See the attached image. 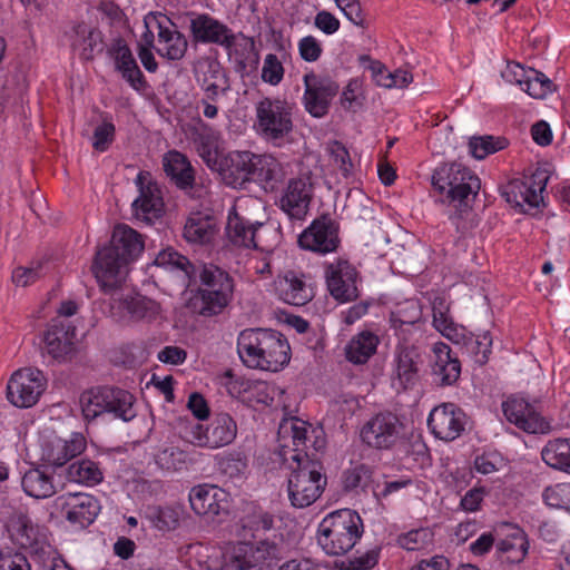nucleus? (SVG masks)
<instances>
[{
	"label": "nucleus",
	"instance_id": "nucleus-32",
	"mask_svg": "<svg viewBox=\"0 0 570 570\" xmlns=\"http://www.w3.org/2000/svg\"><path fill=\"white\" fill-rule=\"evenodd\" d=\"M144 176V173H139L137 176V183L140 185V195L132 203V208L137 218L151 222L161 215L164 202L156 184L149 183L142 186Z\"/></svg>",
	"mask_w": 570,
	"mask_h": 570
},
{
	"label": "nucleus",
	"instance_id": "nucleus-12",
	"mask_svg": "<svg viewBox=\"0 0 570 570\" xmlns=\"http://www.w3.org/2000/svg\"><path fill=\"white\" fill-rule=\"evenodd\" d=\"M144 26L146 31L142 33V40L148 46H153L157 32L155 50L160 57L168 60H179L184 57L187 40L166 14L149 12L144 19Z\"/></svg>",
	"mask_w": 570,
	"mask_h": 570
},
{
	"label": "nucleus",
	"instance_id": "nucleus-8",
	"mask_svg": "<svg viewBox=\"0 0 570 570\" xmlns=\"http://www.w3.org/2000/svg\"><path fill=\"white\" fill-rule=\"evenodd\" d=\"M79 403L86 420H94L106 413L125 422L136 416L134 395L121 389H89L81 393Z\"/></svg>",
	"mask_w": 570,
	"mask_h": 570
},
{
	"label": "nucleus",
	"instance_id": "nucleus-64",
	"mask_svg": "<svg viewBox=\"0 0 570 570\" xmlns=\"http://www.w3.org/2000/svg\"><path fill=\"white\" fill-rule=\"evenodd\" d=\"M0 570H30V564L22 553L0 550Z\"/></svg>",
	"mask_w": 570,
	"mask_h": 570
},
{
	"label": "nucleus",
	"instance_id": "nucleus-15",
	"mask_svg": "<svg viewBox=\"0 0 570 570\" xmlns=\"http://www.w3.org/2000/svg\"><path fill=\"white\" fill-rule=\"evenodd\" d=\"M47 389V377L36 367L14 371L7 383V400L19 409H29L38 403Z\"/></svg>",
	"mask_w": 570,
	"mask_h": 570
},
{
	"label": "nucleus",
	"instance_id": "nucleus-42",
	"mask_svg": "<svg viewBox=\"0 0 570 570\" xmlns=\"http://www.w3.org/2000/svg\"><path fill=\"white\" fill-rule=\"evenodd\" d=\"M200 126L202 130L198 131L194 137V144L198 156L203 159L207 167L213 170L215 167H217V164L223 156L218 146L219 137L213 129L205 126L203 122Z\"/></svg>",
	"mask_w": 570,
	"mask_h": 570
},
{
	"label": "nucleus",
	"instance_id": "nucleus-1",
	"mask_svg": "<svg viewBox=\"0 0 570 570\" xmlns=\"http://www.w3.org/2000/svg\"><path fill=\"white\" fill-rule=\"evenodd\" d=\"M309 428L306 421L287 417L282 420L277 432L282 461L286 463L292 460L297 463V469L288 478L287 492L292 505L299 509L313 504L327 483L320 463L302 460Z\"/></svg>",
	"mask_w": 570,
	"mask_h": 570
},
{
	"label": "nucleus",
	"instance_id": "nucleus-30",
	"mask_svg": "<svg viewBox=\"0 0 570 570\" xmlns=\"http://www.w3.org/2000/svg\"><path fill=\"white\" fill-rule=\"evenodd\" d=\"M432 325L445 338L454 344L464 343L468 331L454 322L450 313V302L444 294H438L431 299Z\"/></svg>",
	"mask_w": 570,
	"mask_h": 570
},
{
	"label": "nucleus",
	"instance_id": "nucleus-52",
	"mask_svg": "<svg viewBox=\"0 0 570 570\" xmlns=\"http://www.w3.org/2000/svg\"><path fill=\"white\" fill-rule=\"evenodd\" d=\"M528 78L522 88L530 97L535 99H543L553 91L552 81L541 71L529 68Z\"/></svg>",
	"mask_w": 570,
	"mask_h": 570
},
{
	"label": "nucleus",
	"instance_id": "nucleus-44",
	"mask_svg": "<svg viewBox=\"0 0 570 570\" xmlns=\"http://www.w3.org/2000/svg\"><path fill=\"white\" fill-rule=\"evenodd\" d=\"M21 484L26 494L36 499L49 498L56 491L52 474L42 469L27 471Z\"/></svg>",
	"mask_w": 570,
	"mask_h": 570
},
{
	"label": "nucleus",
	"instance_id": "nucleus-23",
	"mask_svg": "<svg viewBox=\"0 0 570 570\" xmlns=\"http://www.w3.org/2000/svg\"><path fill=\"white\" fill-rule=\"evenodd\" d=\"M304 86L303 101L306 111L316 118L326 115L331 100L338 91V86L333 80L313 72L304 76Z\"/></svg>",
	"mask_w": 570,
	"mask_h": 570
},
{
	"label": "nucleus",
	"instance_id": "nucleus-3",
	"mask_svg": "<svg viewBox=\"0 0 570 570\" xmlns=\"http://www.w3.org/2000/svg\"><path fill=\"white\" fill-rule=\"evenodd\" d=\"M237 352L249 368L278 372L291 360V346L279 332L269 328H246L237 338Z\"/></svg>",
	"mask_w": 570,
	"mask_h": 570
},
{
	"label": "nucleus",
	"instance_id": "nucleus-22",
	"mask_svg": "<svg viewBox=\"0 0 570 570\" xmlns=\"http://www.w3.org/2000/svg\"><path fill=\"white\" fill-rule=\"evenodd\" d=\"M428 426L435 438L453 441L464 431L465 414L454 403H442L430 412Z\"/></svg>",
	"mask_w": 570,
	"mask_h": 570
},
{
	"label": "nucleus",
	"instance_id": "nucleus-2",
	"mask_svg": "<svg viewBox=\"0 0 570 570\" xmlns=\"http://www.w3.org/2000/svg\"><path fill=\"white\" fill-rule=\"evenodd\" d=\"M144 250L141 235L128 225H117L109 246L97 252L92 272L105 293L116 289L125 279L128 265Z\"/></svg>",
	"mask_w": 570,
	"mask_h": 570
},
{
	"label": "nucleus",
	"instance_id": "nucleus-16",
	"mask_svg": "<svg viewBox=\"0 0 570 570\" xmlns=\"http://www.w3.org/2000/svg\"><path fill=\"white\" fill-rule=\"evenodd\" d=\"M53 509L70 524L86 528L95 522L101 511V504L94 494L67 492L55 499Z\"/></svg>",
	"mask_w": 570,
	"mask_h": 570
},
{
	"label": "nucleus",
	"instance_id": "nucleus-53",
	"mask_svg": "<svg viewBox=\"0 0 570 570\" xmlns=\"http://www.w3.org/2000/svg\"><path fill=\"white\" fill-rule=\"evenodd\" d=\"M207 72L209 77H204V79H199L200 86L205 91V98L210 100H217V97L224 92V72L217 62H208L206 63Z\"/></svg>",
	"mask_w": 570,
	"mask_h": 570
},
{
	"label": "nucleus",
	"instance_id": "nucleus-45",
	"mask_svg": "<svg viewBox=\"0 0 570 570\" xmlns=\"http://www.w3.org/2000/svg\"><path fill=\"white\" fill-rule=\"evenodd\" d=\"M216 232L214 220L200 213L191 214L184 227V236L189 243H208L213 239Z\"/></svg>",
	"mask_w": 570,
	"mask_h": 570
},
{
	"label": "nucleus",
	"instance_id": "nucleus-20",
	"mask_svg": "<svg viewBox=\"0 0 570 570\" xmlns=\"http://www.w3.org/2000/svg\"><path fill=\"white\" fill-rule=\"evenodd\" d=\"M292 171V166L272 154H254L250 180L266 193L276 191Z\"/></svg>",
	"mask_w": 570,
	"mask_h": 570
},
{
	"label": "nucleus",
	"instance_id": "nucleus-58",
	"mask_svg": "<svg viewBox=\"0 0 570 570\" xmlns=\"http://www.w3.org/2000/svg\"><path fill=\"white\" fill-rule=\"evenodd\" d=\"M326 151L343 177L347 178L352 174L353 164L345 146L336 140L330 141Z\"/></svg>",
	"mask_w": 570,
	"mask_h": 570
},
{
	"label": "nucleus",
	"instance_id": "nucleus-26",
	"mask_svg": "<svg viewBox=\"0 0 570 570\" xmlns=\"http://www.w3.org/2000/svg\"><path fill=\"white\" fill-rule=\"evenodd\" d=\"M16 542L31 553L46 552L51 547L47 542V529L32 522L23 514L17 513L8 524Z\"/></svg>",
	"mask_w": 570,
	"mask_h": 570
},
{
	"label": "nucleus",
	"instance_id": "nucleus-41",
	"mask_svg": "<svg viewBox=\"0 0 570 570\" xmlns=\"http://www.w3.org/2000/svg\"><path fill=\"white\" fill-rule=\"evenodd\" d=\"M120 306L132 321L154 322L161 318L160 305L156 301L141 295L125 298Z\"/></svg>",
	"mask_w": 570,
	"mask_h": 570
},
{
	"label": "nucleus",
	"instance_id": "nucleus-35",
	"mask_svg": "<svg viewBox=\"0 0 570 570\" xmlns=\"http://www.w3.org/2000/svg\"><path fill=\"white\" fill-rule=\"evenodd\" d=\"M190 30L198 42L216 43L219 46L226 42L232 31L225 23L207 13L197 14L193 18Z\"/></svg>",
	"mask_w": 570,
	"mask_h": 570
},
{
	"label": "nucleus",
	"instance_id": "nucleus-47",
	"mask_svg": "<svg viewBox=\"0 0 570 570\" xmlns=\"http://www.w3.org/2000/svg\"><path fill=\"white\" fill-rule=\"evenodd\" d=\"M184 515L181 504L151 507L148 509V519L159 531H173L178 528Z\"/></svg>",
	"mask_w": 570,
	"mask_h": 570
},
{
	"label": "nucleus",
	"instance_id": "nucleus-61",
	"mask_svg": "<svg viewBox=\"0 0 570 570\" xmlns=\"http://www.w3.org/2000/svg\"><path fill=\"white\" fill-rule=\"evenodd\" d=\"M360 62L365 70L371 72L372 80L380 87L390 89V70L379 60L370 56H362Z\"/></svg>",
	"mask_w": 570,
	"mask_h": 570
},
{
	"label": "nucleus",
	"instance_id": "nucleus-56",
	"mask_svg": "<svg viewBox=\"0 0 570 570\" xmlns=\"http://www.w3.org/2000/svg\"><path fill=\"white\" fill-rule=\"evenodd\" d=\"M433 540V533L429 528L410 530L397 538L400 547L407 551L423 549Z\"/></svg>",
	"mask_w": 570,
	"mask_h": 570
},
{
	"label": "nucleus",
	"instance_id": "nucleus-39",
	"mask_svg": "<svg viewBox=\"0 0 570 570\" xmlns=\"http://www.w3.org/2000/svg\"><path fill=\"white\" fill-rule=\"evenodd\" d=\"M116 69L122 78L136 90L145 86L144 76L136 59L127 45L118 43L114 52Z\"/></svg>",
	"mask_w": 570,
	"mask_h": 570
},
{
	"label": "nucleus",
	"instance_id": "nucleus-33",
	"mask_svg": "<svg viewBox=\"0 0 570 570\" xmlns=\"http://www.w3.org/2000/svg\"><path fill=\"white\" fill-rule=\"evenodd\" d=\"M276 291L283 302L295 306H303L313 297L312 288L305 283L303 275L292 271L278 278Z\"/></svg>",
	"mask_w": 570,
	"mask_h": 570
},
{
	"label": "nucleus",
	"instance_id": "nucleus-50",
	"mask_svg": "<svg viewBox=\"0 0 570 570\" xmlns=\"http://www.w3.org/2000/svg\"><path fill=\"white\" fill-rule=\"evenodd\" d=\"M242 528L253 532L269 531L274 525L272 514L250 503L247 505V514L240 519Z\"/></svg>",
	"mask_w": 570,
	"mask_h": 570
},
{
	"label": "nucleus",
	"instance_id": "nucleus-60",
	"mask_svg": "<svg viewBox=\"0 0 570 570\" xmlns=\"http://www.w3.org/2000/svg\"><path fill=\"white\" fill-rule=\"evenodd\" d=\"M372 471L365 464H357L346 470L343 475V484L346 490H354L367 485Z\"/></svg>",
	"mask_w": 570,
	"mask_h": 570
},
{
	"label": "nucleus",
	"instance_id": "nucleus-38",
	"mask_svg": "<svg viewBox=\"0 0 570 570\" xmlns=\"http://www.w3.org/2000/svg\"><path fill=\"white\" fill-rule=\"evenodd\" d=\"M228 39L223 43L227 50L229 58L242 68L256 67L258 63V53L255 50V42L252 38L243 33H234L230 31Z\"/></svg>",
	"mask_w": 570,
	"mask_h": 570
},
{
	"label": "nucleus",
	"instance_id": "nucleus-31",
	"mask_svg": "<svg viewBox=\"0 0 570 570\" xmlns=\"http://www.w3.org/2000/svg\"><path fill=\"white\" fill-rule=\"evenodd\" d=\"M497 552L502 560L520 563L529 552L530 543L527 533L517 525H509L504 537L497 544Z\"/></svg>",
	"mask_w": 570,
	"mask_h": 570
},
{
	"label": "nucleus",
	"instance_id": "nucleus-43",
	"mask_svg": "<svg viewBox=\"0 0 570 570\" xmlns=\"http://www.w3.org/2000/svg\"><path fill=\"white\" fill-rule=\"evenodd\" d=\"M379 337L368 331H363L352 337L346 345V358L354 364H364L376 352Z\"/></svg>",
	"mask_w": 570,
	"mask_h": 570
},
{
	"label": "nucleus",
	"instance_id": "nucleus-5",
	"mask_svg": "<svg viewBox=\"0 0 570 570\" xmlns=\"http://www.w3.org/2000/svg\"><path fill=\"white\" fill-rule=\"evenodd\" d=\"M363 531V520L356 511L340 509L318 523L317 543L327 556H344L355 547Z\"/></svg>",
	"mask_w": 570,
	"mask_h": 570
},
{
	"label": "nucleus",
	"instance_id": "nucleus-9",
	"mask_svg": "<svg viewBox=\"0 0 570 570\" xmlns=\"http://www.w3.org/2000/svg\"><path fill=\"white\" fill-rule=\"evenodd\" d=\"M256 132L274 146H282L293 130V106L278 98H264L256 105Z\"/></svg>",
	"mask_w": 570,
	"mask_h": 570
},
{
	"label": "nucleus",
	"instance_id": "nucleus-4",
	"mask_svg": "<svg viewBox=\"0 0 570 570\" xmlns=\"http://www.w3.org/2000/svg\"><path fill=\"white\" fill-rule=\"evenodd\" d=\"M282 557V548L275 540L229 541L222 548V564L205 561L208 569L215 570H273Z\"/></svg>",
	"mask_w": 570,
	"mask_h": 570
},
{
	"label": "nucleus",
	"instance_id": "nucleus-29",
	"mask_svg": "<svg viewBox=\"0 0 570 570\" xmlns=\"http://www.w3.org/2000/svg\"><path fill=\"white\" fill-rule=\"evenodd\" d=\"M254 153L244 150L229 151L223 155L213 170L218 171L223 180L236 188L249 181L252 177V163Z\"/></svg>",
	"mask_w": 570,
	"mask_h": 570
},
{
	"label": "nucleus",
	"instance_id": "nucleus-28",
	"mask_svg": "<svg viewBox=\"0 0 570 570\" xmlns=\"http://www.w3.org/2000/svg\"><path fill=\"white\" fill-rule=\"evenodd\" d=\"M312 191L308 176L291 179L279 198V208L291 218L302 219L307 213Z\"/></svg>",
	"mask_w": 570,
	"mask_h": 570
},
{
	"label": "nucleus",
	"instance_id": "nucleus-11",
	"mask_svg": "<svg viewBox=\"0 0 570 570\" xmlns=\"http://www.w3.org/2000/svg\"><path fill=\"white\" fill-rule=\"evenodd\" d=\"M548 180L547 171L537 169L531 175L510 180L502 187L501 195L517 212L531 214L544 206L543 193Z\"/></svg>",
	"mask_w": 570,
	"mask_h": 570
},
{
	"label": "nucleus",
	"instance_id": "nucleus-51",
	"mask_svg": "<svg viewBox=\"0 0 570 570\" xmlns=\"http://www.w3.org/2000/svg\"><path fill=\"white\" fill-rule=\"evenodd\" d=\"M507 147V140L501 137L481 136L473 137L469 142L470 154L475 159H484L491 154L500 151Z\"/></svg>",
	"mask_w": 570,
	"mask_h": 570
},
{
	"label": "nucleus",
	"instance_id": "nucleus-49",
	"mask_svg": "<svg viewBox=\"0 0 570 570\" xmlns=\"http://www.w3.org/2000/svg\"><path fill=\"white\" fill-rule=\"evenodd\" d=\"M422 318V308L416 299H406L396 305L391 313V323L393 327L403 325H413Z\"/></svg>",
	"mask_w": 570,
	"mask_h": 570
},
{
	"label": "nucleus",
	"instance_id": "nucleus-19",
	"mask_svg": "<svg viewBox=\"0 0 570 570\" xmlns=\"http://www.w3.org/2000/svg\"><path fill=\"white\" fill-rule=\"evenodd\" d=\"M402 423L391 412H383L371 417L361 430L364 443L375 449H390L401 439Z\"/></svg>",
	"mask_w": 570,
	"mask_h": 570
},
{
	"label": "nucleus",
	"instance_id": "nucleus-55",
	"mask_svg": "<svg viewBox=\"0 0 570 570\" xmlns=\"http://www.w3.org/2000/svg\"><path fill=\"white\" fill-rule=\"evenodd\" d=\"M542 498L547 505L570 512V483H557L547 487Z\"/></svg>",
	"mask_w": 570,
	"mask_h": 570
},
{
	"label": "nucleus",
	"instance_id": "nucleus-40",
	"mask_svg": "<svg viewBox=\"0 0 570 570\" xmlns=\"http://www.w3.org/2000/svg\"><path fill=\"white\" fill-rule=\"evenodd\" d=\"M66 476L72 483L91 488L101 483L104 471L98 462L90 459H81L68 466Z\"/></svg>",
	"mask_w": 570,
	"mask_h": 570
},
{
	"label": "nucleus",
	"instance_id": "nucleus-17",
	"mask_svg": "<svg viewBox=\"0 0 570 570\" xmlns=\"http://www.w3.org/2000/svg\"><path fill=\"white\" fill-rule=\"evenodd\" d=\"M87 440L80 432H73L69 439H62L53 432H42L39 436L40 459L52 466H62L81 454Z\"/></svg>",
	"mask_w": 570,
	"mask_h": 570
},
{
	"label": "nucleus",
	"instance_id": "nucleus-27",
	"mask_svg": "<svg viewBox=\"0 0 570 570\" xmlns=\"http://www.w3.org/2000/svg\"><path fill=\"white\" fill-rule=\"evenodd\" d=\"M43 342L47 354L56 361H65L75 351L76 328L70 321L53 318Z\"/></svg>",
	"mask_w": 570,
	"mask_h": 570
},
{
	"label": "nucleus",
	"instance_id": "nucleus-6",
	"mask_svg": "<svg viewBox=\"0 0 570 570\" xmlns=\"http://www.w3.org/2000/svg\"><path fill=\"white\" fill-rule=\"evenodd\" d=\"M432 188L439 202L462 209L478 194L480 179L462 164H443L433 171Z\"/></svg>",
	"mask_w": 570,
	"mask_h": 570
},
{
	"label": "nucleus",
	"instance_id": "nucleus-18",
	"mask_svg": "<svg viewBox=\"0 0 570 570\" xmlns=\"http://www.w3.org/2000/svg\"><path fill=\"white\" fill-rule=\"evenodd\" d=\"M505 419L518 429L531 434H546L551 430L550 422L541 414L537 402L512 395L502 403Z\"/></svg>",
	"mask_w": 570,
	"mask_h": 570
},
{
	"label": "nucleus",
	"instance_id": "nucleus-21",
	"mask_svg": "<svg viewBox=\"0 0 570 570\" xmlns=\"http://www.w3.org/2000/svg\"><path fill=\"white\" fill-rule=\"evenodd\" d=\"M188 501L196 515L214 519L228 512L230 495L217 485L204 483L189 490Z\"/></svg>",
	"mask_w": 570,
	"mask_h": 570
},
{
	"label": "nucleus",
	"instance_id": "nucleus-25",
	"mask_svg": "<svg viewBox=\"0 0 570 570\" xmlns=\"http://www.w3.org/2000/svg\"><path fill=\"white\" fill-rule=\"evenodd\" d=\"M327 288L331 295L342 303L357 297V272L347 261H336L325 271Z\"/></svg>",
	"mask_w": 570,
	"mask_h": 570
},
{
	"label": "nucleus",
	"instance_id": "nucleus-54",
	"mask_svg": "<svg viewBox=\"0 0 570 570\" xmlns=\"http://www.w3.org/2000/svg\"><path fill=\"white\" fill-rule=\"evenodd\" d=\"M461 344L474 356L476 363L482 365L488 362L492 346V337L489 333L473 337V335L468 332L465 342Z\"/></svg>",
	"mask_w": 570,
	"mask_h": 570
},
{
	"label": "nucleus",
	"instance_id": "nucleus-46",
	"mask_svg": "<svg viewBox=\"0 0 570 570\" xmlns=\"http://www.w3.org/2000/svg\"><path fill=\"white\" fill-rule=\"evenodd\" d=\"M541 456L549 466L570 473V439L549 441L543 446Z\"/></svg>",
	"mask_w": 570,
	"mask_h": 570
},
{
	"label": "nucleus",
	"instance_id": "nucleus-10",
	"mask_svg": "<svg viewBox=\"0 0 570 570\" xmlns=\"http://www.w3.org/2000/svg\"><path fill=\"white\" fill-rule=\"evenodd\" d=\"M226 390L228 394L250 407L285 409V390L275 383L250 380L227 373Z\"/></svg>",
	"mask_w": 570,
	"mask_h": 570
},
{
	"label": "nucleus",
	"instance_id": "nucleus-13",
	"mask_svg": "<svg viewBox=\"0 0 570 570\" xmlns=\"http://www.w3.org/2000/svg\"><path fill=\"white\" fill-rule=\"evenodd\" d=\"M200 284V314L205 316L220 314L233 295L232 278L223 269L210 265L203 268Z\"/></svg>",
	"mask_w": 570,
	"mask_h": 570
},
{
	"label": "nucleus",
	"instance_id": "nucleus-59",
	"mask_svg": "<svg viewBox=\"0 0 570 570\" xmlns=\"http://www.w3.org/2000/svg\"><path fill=\"white\" fill-rule=\"evenodd\" d=\"M380 559V549L372 548L342 562L343 570H371Z\"/></svg>",
	"mask_w": 570,
	"mask_h": 570
},
{
	"label": "nucleus",
	"instance_id": "nucleus-62",
	"mask_svg": "<svg viewBox=\"0 0 570 570\" xmlns=\"http://www.w3.org/2000/svg\"><path fill=\"white\" fill-rule=\"evenodd\" d=\"M155 265L170 271H185L188 265V259L176 250L167 248L158 253L155 258Z\"/></svg>",
	"mask_w": 570,
	"mask_h": 570
},
{
	"label": "nucleus",
	"instance_id": "nucleus-14",
	"mask_svg": "<svg viewBox=\"0 0 570 570\" xmlns=\"http://www.w3.org/2000/svg\"><path fill=\"white\" fill-rule=\"evenodd\" d=\"M236 435L237 423L228 413L215 414L206 425L194 423L186 431L191 444L210 450L230 444Z\"/></svg>",
	"mask_w": 570,
	"mask_h": 570
},
{
	"label": "nucleus",
	"instance_id": "nucleus-48",
	"mask_svg": "<svg viewBox=\"0 0 570 570\" xmlns=\"http://www.w3.org/2000/svg\"><path fill=\"white\" fill-rule=\"evenodd\" d=\"M157 464L168 471H180L195 463L193 455L178 446H167L156 456Z\"/></svg>",
	"mask_w": 570,
	"mask_h": 570
},
{
	"label": "nucleus",
	"instance_id": "nucleus-24",
	"mask_svg": "<svg viewBox=\"0 0 570 570\" xmlns=\"http://www.w3.org/2000/svg\"><path fill=\"white\" fill-rule=\"evenodd\" d=\"M338 243L337 226L326 217L315 219L298 237L302 248L321 254L336 250Z\"/></svg>",
	"mask_w": 570,
	"mask_h": 570
},
{
	"label": "nucleus",
	"instance_id": "nucleus-34",
	"mask_svg": "<svg viewBox=\"0 0 570 570\" xmlns=\"http://www.w3.org/2000/svg\"><path fill=\"white\" fill-rule=\"evenodd\" d=\"M163 167L170 180L183 190L194 186L195 171L188 158L177 150H169L163 157Z\"/></svg>",
	"mask_w": 570,
	"mask_h": 570
},
{
	"label": "nucleus",
	"instance_id": "nucleus-37",
	"mask_svg": "<svg viewBox=\"0 0 570 570\" xmlns=\"http://www.w3.org/2000/svg\"><path fill=\"white\" fill-rule=\"evenodd\" d=\"M433 352L435 355L433 365L435 380L442 385H452L461 374L460 361L452 355L450 346L443 342L435 343Z\"/></svg>",
	"mask_w": 570,
	"mask_h": 570
},
{
	"label": "nucleus",
	"instance_id": "nucleus-57",
	"mask_svg": "<svg viewBox=\"0 0 570 570\" xmlns=\"http://www.w3.org/2000/svg\"><path fill=\"white\" fill-rule=\"evenodd\" d=\"M284 72L283 63L276 55L268 53L265 56L261 71L263 82L274 87L278 86L284 78Z\"/></svg>",
	"mask_w": 570,
	"mask_h": 570
},
{
	"label": "nucleus",
	"instance_id": "nucleus-63",
	"mask_svg": "<svg viewBox=\"0 0 570 570\" xmlns=\"http://www.w3.org/2000/svg\"><path fill=\"white\" fill-rule=\"evenodd\" d=\"M335 2L346 19L353 24L361 28L366 26V14L361 7L360 0H335Z\"/></svg>",
	"mask_w": 570,
	"mask_h": 570
},
{
	"label": "nucleus",
	"instance_id": "nucleus-7",
	"mask_svg": "<svg viewBox=\"0 0 570 570\" xmlns=\"http://www.w3.org/2000/svg\"><path fill=\"white\" fill-rule=\"evenodd\" d=\"M249 202L250 200L247 198H239L228 212L226 225L227 237L229 242L237 247L255 248L269 253L274 244L268 243V238L272 236L276 240L278 233L272 226L262 223H252L243 215L242 212L247 207Z\"/></svg>",
	"mask_w": 570,
	"mask_h": 570
},
{
	"label": "nucleus",
	"instance_id": "nucleus-36",
	"mask_svg": "<svg viewBox=\"0 0 570 570\" xmlns=\"http://www.w3.org/2000/svg\"><path fill=\"white\" fill-rule=\"evenodd\" d=\"M70 46L83 60L92 59L95 52L102 50L101 32L86 23L73 26L68 33Z\"/></svg>",
	"mask_w": 570,
	"mask_h": 570
}]
</instances>
